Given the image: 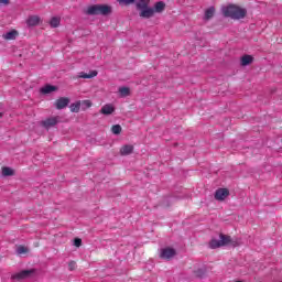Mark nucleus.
I'll return each mask as SVG.
<instances>
[{"instance_id":"f257e3e1","label":"nucleus","mask_w":282,"mask_h":282,"mask_svg":"<svg viewBox=\"0 0 282 282\" xmlns=\"http://www.w3.org/2000/svg\"><path fill=\"white\" fill-rule=\"evenodd\" d=\"M223 14L224 17H227L229 19L239 20V19H246L248 11L235 4H230L228 7L223 8Z\"/></svg>"},{"instance_id":"f03ea898","label":"nucleus","mask_w":282,"mask_h":282,"mask_svg":"<svg viewBox=\"0 0 282 282\" xmlns=\"http://www.w3.org/2000/svg\"><path fill=\"white\" fill-rule=\"evenodd\" d=\"M235 246V242L232 241V238L230 236L220 234L219 235V240L217 239H212L209 241V248L212 250H216V248H221L224 246Z\"/></svg>"},{"instance_id":"7ed1b4c3","label":"nucleus","mask_w":282,"mask_h":282,"mask_svg":"<svg viewBox=\"0 0 282 282\" xmlns=\"http://www.w3.org/2000/svg\"><path fill=\"white\" fill-rule=\"evenodd\" d=\"M34 272H36V270H34V269L23 270L17 274L12 275V280L13 281H23V279H30V276H32V274H34Z\"/></svg>"},{"instance_id":"20e7f679","label":"nucleus","mask_w":282,"mask_h":282,"mask_svg":"<svg viewBox=\"0 0 282 282\" xmlns=\"http://www.w3.org/2000/svg\"><path fill=\"white\" fill-rule=\"evenodd\" d=\"M58 122H61V117L56 116V117H51V118H47L46 120H43L41 124L42 127H44V129H51V127H56Z\"/></svg>"},{"instance_id":"39448f33","label":"nucleus","mask_w":282,"mask_h":282,"mask_svg":"<svg viewBox=\"0 0 282 282\" xmlns=\"http://www.w3.org/2000/svg\"><path fill=\"white\" fill-rule=\"evenodd\" d=\"M69 102L70 100L68 97H61L55 101L54 107L58 110L65 109L66 107H69Z\"/></svg>"},{"instance_id":"423d86ee","label":"nucleus","mask_w":282,"mask_h":282,"mask_svg":"<svg viewBox=\"0 0 282 282\" xmlns=\"http://www.w3.org/2000/svg\"><path fill=\"white\" fill-rule=\"evenodd\" d=\"M175 254H177V251H175V249L167 247L161 250V259H173V257H175Z\"/></svg>"},{"instance_id":"0eeeda50","label":"nucleus","mask_w":282,"mask_h":282,"mask_svg":"<svg viewBox=\"0 0 282 282\" xmlns=\"http://www.w3.org/2000/svg\"><path fill=\"white\" fill-rule=\"evenodd\" d=\"M228 195H230V191H228V188H218L215 192V199H217L218 202H224V199H226Z\"/></svg>"},{"instance_id":"6e6552de","label":"nucleus","mask_w":282,"mask_h":282,"mask_svg":"<svg viewBox=\"0 0 282 282\" xmlns=\"http://www.w3.org/2000/svg\"><path fill=\"white\" fill-rule=\"evenodd\" d=\"M112 8L109 4H98V15L109 17L111 14Z\"/></svg>"},{"instance_id":"1a4fd4ad","label":"nucleus","mask_w":282,"mask_h":282,"mask_svg":"<svg viewBox=\"0 0 282 282\" xmlns=\"http://www.w3.org/2000/svg\"><path fill=\"white\" fill-rule=\"evenodd\" d=\"M154 15H155V10L150 7L142 9L139 13V17H141V19H152V17Z\"/></svg>"},{"instance_id":"9d476101","label":"nucleus","mask_w":282,"mask_h":282,"mask_svg":"<svg viewBox=\"0 0 282 282\" xmlns=\"http://www.w3.org/2000/svg\"><path fill=\"white\" fill-rule=\"evenodd\" d=\"M154 13L156 12L158 14H162V12H164V10H166V3H164V1H158L154 4Z\"/></svg>"},{"instance_id":"9b49d317","label":"nucleus","mask_w":282,"mask_h":282,"mask_svg":"<svg viewBox=\"0 0 282 282\" xmlns=\"http://www.w3.org/2000/svg\"><path fill=\"white\" fill-rule=\"evenodd\" d=\"M113 111H116V108L109 104L102 106V108L100 109V113H102L104 116H111Z\"/></svg>"},{"instance_id":"f8f14e48","label":"nucleus","mask_w":282,"mask_h":282,"mask_svg":"<svg viewBox=\"0 0 282 282\" xmlns=\"http://www.w3.org/2000/svg\"><path fill=\"white\" fill-rule=\"evenodd\" d=\"M40 21H41V19L37 15H31L26 20V24L29 28H34V26L39 25Z\"/></svg>"},{"instance_id":"ddd939ff","label":"nucleus","mask_w":282,"mask_h":282,"mask_svg":"<svg viewBox=\"0 0 282 282\" xmlns=\"http://www.w3.org/2000/svg\"><path fill=\"white\" fill-rule=\"evenodd\" d=\"M254 61V57L252 55H243L240 59V65L242 67H248V65H251V63Z\"/></svg>"},{"instance_id":"4468645a","label":"nucleus","mask_w":282,"mask_h":282,"mask_svg":"<svg viewBox=\"0 0 282 282\" xmlns=\"http://www.w3.org/2000/svg\"><path fill=\"white\" fill-rule=\"evenodd\" d=\"M86 14H88V17H98V4H93L88 7L86 10Z\"/></svg>"},{"instance_id":"2eb2a0df","label":"nucleus","mask_w":282,"mask_h":282,"mask_svg":"<svg viewBox=\"0 0 282 282\" xmlns=\"http://www.w3.org/2000/svg\"><path fill=\"white\" fill-rule=\"evenodd\" d=\"M17 36H19V32H17V30H12L3 34V39H6V41H14Z\"/></svg>"},{"instance_id":"dca6fc26","label":"nucleus","mask_w":282,"mask_h":282,"mask_svg":"<svg viewBox=\"0 0 282 282\" xmlns=\"http://www.w3.org/2000/svg\"><path fill=\"white\" fill-rule=\"evenodd\" d=\"M98 76V70H90L89 74L80 72L78 78H96Z\"/></svg>"},{"instance_id":"f3484780","label":"nucleus","mask_w":282,"mask_h":282,"mask_svg":"<svg viewBox=\"0 0 282 282\" xmlns=\"http://www.w3.org/2000/svg\"><path fill=\"white\" fill-rule=\"evenodd\" d=\"M149 3H151V0H139L137 2V10L140 12L147 8H149Z\"/></svg>"},{"instance_id":"a211bd4d","label":"nucleus","mask_w":282,"mask_h":282,"mask_svg":"<svg viewBox=\"0 0 282 282\" xmlns=\"http://www.w3.org/2000/svg\"><path fill=\"white\" fill-rule=\"evenodd\" d=\"M57 90H58V87L52 86L50 84L41 88L42 94H52V91H57Z\"/></svg>"},{"instance_id":"6ab92c4d","label":"nucleus","mask_w":282,"mask_h":282,"mask_svg":"<svg viewBox=\"0 0 282 282\" xmlns=\"http://www.w3.org/2000/svg\"><path fill=\"white\" fill-rule=\"evenodd\" d=\"M121 155H131L133 153V145L126 144L120 149Z\"/></svg>"},{"instance_id":"aec40b11","label":"nucleus","mask_w":282,"mask_h":282,"mask_svg":"<svg viewBox=\"0 0 282 282\" xmlns=\"http://www.w3.org/2000/svg\"><path fill=\"white\" fill-rule=\"evenodd\" d=\"M213 17H215V7H209L205 11V20L210 21V19H213Z\"/></svg>"},{"instance_id":"412c9836","label":"nucleus","mask_w":282,"mask_h":282,"mask_svg":"<svg viewBox=\"0 0 282 282\" xmlns=\"http://www.w3.org/2000/svg\"><path fill=\"white\" fill-rule=\"evenodd\" d=\"M119 94L121 98H127V96H131V89L129 87H120Z\"/></svg>"},{"instance_id":"4be33fe9","label":"nucleus","mask_w":282,"mask_h":282,"mask_svg":"<svg viewBox=\"0 0 282 282\" xmlns=\"http://www.w3.org/2000/svg\"><path fill=\"white\" fill-rule=\"evenodd\" d=\"M2 175L3 177H10L14 175V170H12V167L4 166L2 167Z\"/></svg>"},{"instance_id":"5701e85b","label":"nucleus","mask_w":282,"mask_h":282,"mask_svg":"<svg viewBox=\"0 0 282 282\" xmlns=\"http://www.w3.org/2000/svg\"><path fill=\"white\" fill-rule=\"evenodd\" d=\"M80 101H76L75 104H72L69 106V109L72 111V113H78V111H80Z\"/></svg>"},{"instance_id":"b1692460","label":"nucleus","mask_w":282,"mask_h":282,"mask_svg":"<svg viewBox=\"0 0 282 282\" xmlns=\"http://www.w3.org/2000/svg\"><path fill=\"white\" fill-rule=\"evenodd\" d=\"M51 28H58L61 25V18L58 17H53L50 21Z\"/></svg>"},{"instance_id":"393cba45","label":"nucleus","mask_w":282,"mask_h":282,"mask_svg":"<svg viewBox=\"0 0 282 282\" xmlns=\"http://www.w3.org/2000/svg\"><path fill=\"white\" fill-rule=\"evenodd\" d=\"M194 274L198 279H204V276H206V269L204 268L197 269L196 271H194Z\"/></svg>"},{"instance_id":"a878e982","label":"nucleus","mask_w":282,"mask_h":282,"mask_svg":"<svg viewBox=\"0 0 282 282\" xmlns=\"http://www.w3.org/2000/svg\"><path fill=\"white\" fill-rule=\"evenodd\" d=\"M111 131L115 135H120V133H122V126L115 124V126H112Z\"/></svg>"},{"instance_id":"bb28decb","label":"nucleus","mask_w":282,"mask_h":282,"mask_svg":"<svg viewBox=\"0 0 282 282\" xmlns=\"http://www.w3.org/2000/svg\"><path fill=\"white\" fill-rule=\"evenodd\" d=\"M18 254H25L28 252V248L24 246H20L17 249Z\"/></svg>"},{"instance_id":"cd10ccee","label":"nucleus","mask_w":282,"mask_h":282,"mask_svg":"<svg viewBox=\"0 0 282 282\" xmlns=\"http://www.w3.org/2000/svg\"><path fill=\"white\" fill-rule=\"evenodd\" d=\"M74 246H76V248H80L83 246V239L75 238L74 239Z\"/></svg>"},{"instance_id":"c85d7f7f","label":"nucleus","mask_w":282,"mask_h":282,"mask_svg":"<svg viewBox=\"0 0 282 282\" xmlns=\"http://www.w3.org/2000/svg\"><path fill=\"white\" fill-rule=\"evenodd\" d=\"M82 107H83V109H89V107H91V101H89V100H84V101L82 102Z\"/></svg>"},{"instance_id":"c756f323","label":"nucleus","mask_w":282,"mask_h":282,"mask_svg":"<svg viewBox=\"0 0 282 282\" xmlns=\"http://www.w3.org/2000/svg\"><path fill=\"white\" fill-rule=\"evenodd\" d=\"M68 270H76V263L74 262V261H70L69 263H68Z\"/></svg>"},{"instance_id":"7c9ffc66","label":"nucleus","mask_w":282,"mask_h":282,"mask_svg":"<svg viewBox=\"0 0 282 282\" xmlns=\"http://www.w3.org/2000/svg\"><path fill=\"white\" fill-rule=\"evenodd\" d=\"M135 0H120V3H126L127 6H129V3H134Z\"/></svg>"},{"instance_id":"2f4dec72","label":"nucleus","mask_w":282,"mask_h":282,"mask_svg":"<svg viewBox=\"0 0 282 282\" xmlns=\"http://www.w3.org/2000/svg\"><path fill=\"white\" fill-rule=\"evenodd\" d=\"M0 3H3L4 6H8V3H10V0H0Z\"/></svg>"},{"instance_id":"473e14b6","label":"nucleus","mask_w":282,"mask_h":282,"mask_svg":"<svg viewBox=\"0 0 282 282\" xmlns=\"http://www.w3.org/2000/svg\"><path fill=\"white\" fill-rule=\"evenodd\" d=\"M0 118H3V112H0Z\"/></svg>"}]
</instances>
